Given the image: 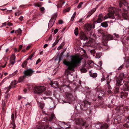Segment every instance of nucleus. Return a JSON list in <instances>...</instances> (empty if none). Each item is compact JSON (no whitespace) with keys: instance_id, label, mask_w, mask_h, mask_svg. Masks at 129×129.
<instances>
[{"instance_id":"a18cd8bd","label":"nucleus","mask_w":129,"mask_h":129,"mask_svg":"<svg viewBox=\"0 0 129 129\" xmlns=\"http://www.w3.org/2000/svg\"><path fill=\"white\" fill-rule=\"evenodd\" d=\"M76 14V12H74V14H73V15H72V17L71 20H72L73 21V20L74 18H75V16Z\"/></svg>"},{"instance_id":"774afa93","label":"nucleus","mask_w":129,"mask_h":129,"mask_svg":"<svg viewBox=\"0 0 129 129\" xmlns=\"http://www.w3.org/2000/svg\"><path fill=\"white\" fill-rule=\"evenodd\" d=\"M56 6L57 8H59L61 6V4H58Z\"/></svg>"},{"instance_id":"f3484780","label":"nucleus","mask_w":129,"mask_h":129,"mask_svg":"<svg viewBox=\"0 0 129 129\" xmlns=\"http://www.w3.org/2000/svg\"><path fill=\"white\" fill-rule=\"evenodd\" d=\"M77 124H79L80 125L84 126L85 125V122L84 120L81 118H79L78 119V121L77 122Z\"/></svg>"},{"instance_id":"8fccbe9b","label":"nucleus","mask_w":129,"mask_h":129,"mask_svg":"<svg viewBox=\"0 0 129 129\" xmlns=\"http://www.w3.org/2000/svg\"><path fill=\"white\" fill-rule=\"evenodd\" d=\"M90 52L92 54H94L95 52V51L93 49H92L90 51Z\"/></svg>"},{"instance_id":"39448f33","label":"nucleus","mask_w":129,"mask_h":129,"mask_svg":"<svg viewBox=\"0 0 129 129\" xmlns=\"http://www.w3.org/2000/svg\"><path fill=\"white\" fill-rule=\"evenodd\" d=\"M86 45L88 46L95 47L96 46V44L94 40L91 39L86 43Z\"/></svg>"},{"instance_id":"dca6fc26","label":"nucleus","mask_w":129,"mask_h":129,"mask_svg":"<svg viewBox=\"0 0 129 129\" xmlns=\"http://www.w3.org/2000/svg\"><path fill=\"white\" fill-rule=\"evenodd\" d=\"M128 93L125 91L121 92L120 93V97L121 98H123L126 97L128 94Z\"/></svg>"},{"instance_id":"a19ab883","label":"nucleus","mask_w":129,"mask_h":129,"mask_svg":"<svg viewBox=\"0 0 129 129\" xmlns=\"http://www.w3.org/2000/svg\"><path fill=\"white\" fill-rule=\"evenodd\" d=\"M15 55L13 54L11 56L10 59L15 60Z\"/></svg>"},{"instance_id":"a878e982","label":"nucleus","mask_w":129,"mask_h":129,"mask_svg":"<svg viewBox=\"0 0 129 129\" xmlns=\"http://www.w3.org/2000/svg\"><path fill=\"white\" fill-rule=\"evenodd\" d=\"M25 75H24L20 77L19 79L18 80V82H22L24 79L25 78Z\"/></svg>"},{"instance_id":"9b49d317","label":"nucleus","mask_w":129,"mask_h":129,"mask_svg":"<svg viewBox=\"0 0 129 129\" xmlns=\"http://www.w3.org/2000/svg\"><path fill=\"white\" fill-rule=\"evenodd\" d=\"M34 72V71L31 69H28L25 71L24 72V74L25 76H31L32 74Z\"/></svg>"},{"instance_id":"58836bf2","label":"nucleus","mask_w":129,"mask_h":129,"mask_svg":"<svg viewBox=\"0 0 129 129\" xmlns=\"http://www.w3.org/2000/svg\"><path fill=\"white\" fill-rule=\"evenodd\" d=\"M36 128L38 129H45V127L41 126V125L40 126V125L37 126Z\"/></svg>"},{"instance_id":"4c0bfd02","label":"nucleus","mask_w":129,"mask_h":129,"mask_svg":"<svg viewBox=\"0 0 129 129\" xmlns=\"http://www.w3.org/2000/svg\"><path fill=\"white\" fill-rule=\"evenodd\" d=\"M101 55V53H97L96 54V58H99Z\"/></svg>"},{"instance_id":"ddd939ff","label":"nucleus","mask_w":129,"mask_h":129,"mask_svg":"<svg viewBox=\"0 0 129 129\" xmlns=\"http://www.w3.org/2000/svg\"><path fill=\"white\" fill-rule=\"evenodd\" d=\"M80 39L84 40H86L87 39V38L85 34L82 32H81L80 33Z\"/></svg>"},{"instance_id":"052dcab7","label":"nucleus","mask_w":129,"mask_h":129,"mask_svg":"<svg viewBox=\"0 0 129 129\" xmlns=\"http://www.w3.org/2000/svg\"><path fill=\"white\" fill-rule=\"evenodd\" d=\"M92 15V13H90V12H89L88 13V15L86 17H89L91 15Z\"/></svg>"},{"instance_id":"e433bc0d","label":"nucleus","mask_w":129,"mask_h":129,"mask_svg":"<svg viewBox=\"0 0 129 129\" xmlns=\"http://www.w3.org/2000/svg\"><path fill=\"white\" fill-rule=\"evenodd\" d=\"M80 71L82 72L85 73L87 72V70L85 68L83 67L80 69Z\"/></svg>"},{"instance_id":"9d476101","label":"nucleus","mask_w":129,"mask_h":129,"mask_svg":"<svg viewBox=\"0 0 129 129\" xmlns=\"http://www.w3.org/2000/svg\"><path fill=\"white\" fill-rule=\"evenodd\" d=\"M98 125L99 126L101 129H107L109 126L108 124L106 123L102 125L100 123H99L96 125V128L98 127Z\"/></svg>"},{"instance_id":"2f4dec72","label":"nucleus","mask_w":129,"mask_h":129,"mask_svg":"<svg viewBox=\"0 0 129 129\" xmlns=\"http://www.w3.org/2000/svg\"><path fill=\"white\" fill-rule=\"evenodd\" d=\"M7 101H5V100H2V109H3L4 107H5L6 105V103L7 102Z\"/></svg>"},{"instance_id":"69168bd1","label":"nucleus","mask_w":129,"mask_h":129,"mask_svg":"<svg viewBox=\"0 0 129 129\" xmlns=\"http://www.w3.org/2000/svg\"><path fill=\"white\" fill-rule=\"evenodd\" d=\"M123 126L125 127H128V124H124Z\"/></svg>"},{"instance_id":"7ed1b4c3","label":"nucleus","mask_w":129,"mask_h":129,"mask_svg":"<svg viewBox=\"0 0 129 129\" xmlns=\"http://www.w3.org/2000/svg\"><path fill=\"white\" fill-rule=\"evenodd\" d=\"M119 5L120 8L123 6L124 10L125 11L128 9L129 4L125 0H120L119 2Z\"/></svg>"},{"instance_id":"6e6552de","label":"nucleus","mask_w":129,"mask_h":129,"mask_svg":"<svg viewBox=\"0 0 129 129\" xmlns=\"http://www.w3.org/2000/svg\"><path fill=\"white\" fill-rule=\"evenodd\" d=\"M95 23H93V26H92V25L89 23H87L84 25L85 28V29L87 31H89L91 29L92 27L94 28L95 27L94 24Z\"/></svg>"},{"instance_id":"f8f14e48","label":"nucleus","mask_w":129,"mask_h":129,"mask_svg":"<svg viewBox=\"0 0 129 129\" xmlns=\"http://www.w3.org/2000/svg\"><path fill=\"white\" fill-rule=\"evenodd\" d=\"M16 80H14L12 82L11 84L8 87H5V89L6 90L8 89V91H9L10 89L14 87L15 85L16 84Z\"/></svg>"},{"instance_id":"f03ea898","label":"nucleus","mask_w":129,"mask_h":129,"mask_svg":"<svg viewBox=\"0 0 129 129\" xmlns=\"http://www.w3.org/2000/svg\"><path fill=\"white\" fill-rule=\"evenodd\" d=\"M46 90L45 87L43 86H36L34 88V92L38 94H41Z\"/></svg>"},{"instance_id":"680f3d73","label":"nucleus","mask_w":129,"mask_h":129,"mask_svg":"<svg viewBox=\"0 0 129 129\" xmlns=\"http://www.w3.org/2000/svg\"><path fill=\"white\" fill-rule=\"evenodd\" d=\"M92 15V13H90V12H89L88 13V15L86 17H89L91 15Z\"/></svg>"},{"instance_id":"393cba45","label":"nucleus","mask_w":129,"mask_h":129,"mask_svg":"<svg viewBox=\"0 0 129 129\" xmlns=\"http://www.w3.org/2000/svg\"><path fill=\"white\" fill-rule=\"evenodd\" d=\"M119 88L117 87H115L114 89V92L115 94L119 92Z\"/></svg>"},{"instance_id":"603ef678","label":"nucleus","mask_w":129,"mask_h":129,"mask_svg":"<svg viewBox=\"0 0 129 129\" xmlns=\"http://www.w3.org/2000/svg\"><path fill=\"white\" fill-rule=\"evenodd\" d=\"M83 3L82 2H80L77 6V8H80Z\"/></svg>"},{"instance_id":"ea45409f","label":"nucleus","mask_w":129,"mask_h":129,"mask_svg":"<svg viewBox=\"0 0 129 129\" xmlns=\"http://www.w3.org/2000/svg\"><path fill=\"white\" fill-rule=\"evenodd\" d=\"M27 64V61H25L23 62V63L22 64V67L23 68H24L26 66Z\"/></svg>"},{"instance_id":"13d9d810","label":"nucleus","mask_w":129,"mask_h":129,"mask_svg":"<svg viewBox=\"0 0 129 129\" xmlns=\"http://www.w3.org/2000/svg\"><path fill=\"white\" fill-rule=\"evenodd\" d=\"M52 129V128L50 127H49L48 125H46L45 127V129Z\"/></svg>"},{"instance_id":"aec40b11","label":"nucleus","mask_w":129,"mask_h":129,"mask_svg":"<svg viewBox=\"0 0 129 129\" xmlns=\"http://www.w3.org/2000/svg\"><path fill=\"white\" fill-rule=\"evenodd\" d=\"M16 112L15 111V112L13 113L11 115V118L13 121H15V119L16 117Z\"/></svg>"},{"instance_id":"6ab92c4d","label":"nucleus","mask_w":129,"mask_h":129,"mask_svg":"<svg viewBox=\"0 0 129 129\" xmlns=\"http://www.w3.org/2000/svg\"><path fill=\"white\" fill-rule=\"evenodd\" d=\"M41 99V100H42V97H40L39 98L37 99V102H39V107H40L42 109L43 107H44V104L43 103H41L39 101V100L40 101H41L40 100Z\"/></svg>"},{"instance_id":"e2e57ef3","label":"nucleus","mask_w":129,"mask_h":129,"mask_svg":"<svg viewBox=\"0 0 129 129\" xmlns=\"http://www.w3.org/2000/svg\"><path fill=\"white\" fill-rule=\"evenodd\" d=\"M63 23V21L61 20H59L58 21V23L60 24H61Z\"/></svg>"},{"instance_id":"4d7b16f0","label":"nucleus","mask_w":129,"mask_h":129,"mask_svg":"<svg viewBox=\"0 0 129 129\" xmlns=\"http://www.w3.org/2000/svg\"><path fill=\"white\" fill-rule=\"evenodd\" d=\"M23 46L22 45H20L19 46V49L18 50V52H19L20 50L22 48Z\"/></svg>"},{"instance_id":"5701e85b","label":"nucleus","mask_w":129,"mask_h":129,"mask_svg":"<svg viewBox=\"0 0 129 129\" xmlns=\"http://www.w3.org/2000/svg\"><path fill=\"white\" fill-rule=\"evenodd\" d=\"M43 4L42 2H39L37 3H35L34 4V5L35 7L38 6L40 7Z\"/></svg>"},{"instance_id":"412c9836","label":"nucleus","mask_w":129,"mask_h":129,"mask_svg":"<svg viewBox=\"0 0 129 129\" xmlns=\"http://www.w3.org/2000/svg\"><path fill=\"white\" fill-rule=\"evenodd\" d=\"M7 91H6L5 93V99L4 100L5 101H7L8 99H9L10 97V95L8 93V92L9 91H8V89Z\"/></svg>"},{"instance_id":"7c9ffc66","label":"nucleus","mask_w":129,"mask_h":129,"mask_svg":"<svg viewBox=\"0 0 129 129\" xmlns=\"http://www.w3.org/2000/svg\"><path fill=\"white\" fill-rule=\"evenodd\" d=\"M124 86L125 87L124 89L125 91H128L129 90V87L126 84H124Z\"/></svg>"},{"instance_id":"c03bdc74","label":"nucleus","mask_w":129,"mask_h":129,"mask_svg":"<svg viewBox=\"0 0 129 129\" xmlns=\"http://www.w3.org/2000/svg\"><path fill=\"white\" fill-rule=\"evenodd\" d=\"M15 60H13L12 59L10 60V64H12V65H13L15 63Z\"/></svg>"},{"instance_id":"cd10ccee","label":"nucleus","mask_w":129,"mask_h":129,"mask_svg":"<svg viewBox=\"0 0 129 129\" xmlns=\"http://www.w3.org/2000/svg\"><path fill=\"white\" fill-rule=\"evenodd\" d=\"M82 105L84 106H86L87 105H90V103L87 101H85L82 103Z\"/></svg>"},{"instance_id":"09e8293b","label":"nucleus","mask_w":129,"mask_h":129,"mask_svg":"<svg viewBox=\"0 0 129 129\" xmlns=\"http://www.w3.org/2000/svg\"><path fill=\"white\" fill-rule=\"evenodd\" d=\"M25 105L27 107H30L31 106V104L29 103H27L25 104Z\"/></svg>"},{"instance_id":"338daca9","label":"nucleus","mask_w":129,"mask_h":129,"mask_svg":"<svg viewBox=\"0 0 129 129\" xmlns=\"http://www.w3.org/2000/svg\"><path fill=\"white\" fill-rule=\"evenodd\" d=\"M41 61V60L40 59H38L37 61L36 64H37L39 62Z\"/></svg>"},{"instance_id":"c9c22d12","label":"nucleus","mask_w":129,"mask_h":129,"mask_svg":"<svg viewBox=\"0 0 129 129\" xmlns=\"http://www.w3.org/2000/svg\"><path fill=\"white\" fill-rule=\"evenodd\" d=\"M122 16L125 18L126 19L127 17V13H123L122 14Z\"/></svg>"},{"instance_id":"6e6d98bb","label":"nucleus","mask_w":129,"mask_h":129,"mask_svg":"<svg viewBox=\"0 0 129 129\" xmlns=\"http://www.w3.org/2000/svg\"><path fill=\"white\" fill-rule=\"evenodd\" d=\"M96 38V35L94 34V33L93 35V36L91 38V39L94 40V39H95Z\"/></svg>"},{"instance_id":"b1692460","label":"nucleus","mask_w":129,"mask_h":129,"mask_svg":"<svg viewBox=\"0 0 129 129\" xmlns=\"http://www.w3.org/2000/svg\"><path fill=\"white\" fill-rule=\"evenodd\" d=\"M10 127H12L13 128L12 129H15L16 125L14 121H12V122L11 123V124L10 125Z\"/></svg>"},{"instance_id":"f704fd0d","label":"nucleus","mask_w":129,"mask_h":129,"mask_svg":"<svg viewBox=\"0 0 129 129\" xmlns=\"http://www.w3.org/2000/svg\"><path fill=\"white\" fill-rule=\"evenodd\" d=\"M107 86L108 89V93H110L111 92V86L110 85H108Z\"/></svg>"},{"instance_id":"bb28decb","label":"nucleus","mask_w":129,"mask_h":129,"mask_svg":"<svg viewBox=\"0 0 129 129\" xmlns=\"http://www.w3.org/2000/svg\"><path fill=\"white\" fill-rule=\"evenodd\" d=\"M101 25L102 26L104 27H107L108 26V24L106 22L102 23Z\"/></svg>"},{"instance_id":"0eeeda50","label":"nucleus","mask_w":129,"mask_h":129,"mask_svg":"<svg viewBox=\"0 0 129 129\" xmlns=\"http://www.w3.org/2000/svg\"><path fill=\"white\" fill-rule=\"evenodd\" d=\"M57 17L56 14L54 15L50 19L48 24V25L50 27L52 26L53 24Z\"/></svg>"},{"instance_id":"2eb2a0df","label":"nucleus","mask_w":129,"mask_h":129,"mask_svg":"<svg viewBox=\"0 0 129 129\" xmlns=\"http://www.w3.org/2000/svg\"><path fill=\"white\" fill-rule=\"evenodd\" d=\"M50 85L51 86L55 88L57 87L58 86L57 82L55 81H51Z\"/></svg>"},{"instance_id":"864d4df0","label":"nucleus","mask_w":129,"mask_h":129,"mask_svg":"<svg viewBox=\"0 0 129 129\" xmlns=\"http://www.w3.org/2000/svg\"><path fill=\"white\" fill-rule=\"evenodd\" d=\"M97 76V74L95 73H94L92 76V77L93 78L96 77Z\"/></svg>"},{"instance_id":"bf43d9fd","label":"nucleus","mask_w":129,"mask_h":129,"mask_svg":"<svg viewBox=\"0 0 129 129\" xmlns=\"http://www.w3.org/2000/svg\"><path fill=\"white\" fill-rule=\"evenodd\" d=\"M40 10L41 11L43 12L44 11L45 9L43 7H42L40 8Z\"/></svg>"},{"instance_id":"4be33fe9","label":"nucleus","mask_w":129,"mask_h":129,"mask_svg":"<svg viewBox=\"0 0 129 129\" xmlns=\"http://www.w3.org/2000/svg\"><path fill=\"white\" fill-rule=\"evenodd\" d=\"M98 32L99 35L100 36L102 35L103 37L105 35V34L104 33L103 30H98Z\"/></svg>"},{"instance_id":"49530a36","label":"nucleus","mask_w":129,"mask_h":129,"mask_svg":"<svg viewBox=\"0 0 129 129\" xmlns=\"http://www.w3.org/2000/svg\"><path fill=\"white\" fill-rule=\"evenodd\" d=\"M84 54L82 55V56L86 58H87V56L86 54V51L85 50L84 51Z\"/></svg>"},{"instance_id":"5fc2aeb1","label":"nucleus","mask_w":129,"mask_h":129,"mask_svg":"<svg viewBox=\"0 0 129 129\" xmlns=\"http://www.w3.org/2000/svg\"><path fill=\"white\" fill-rule=\"evenodd\" d=\"M126 63V66L127 67L129 66V61L127 60Z\"/></svg>"},{"instance_id":"3c124183","label":"nucleus","mask_w":129,"mask_h":129,"mask_svg":"<svg viewBox=\"0 0 129 129\" xmlns=\"http://www.w3.org/2000/svg\"><path fill=\"white\" fill-rule=\"evenodd\" d=\"M58 40L57 41H56L54 42V43L53 44L52 47H53L54 46L58 43Z\"/></svg>"},{"instance_id":"f257e3e1","label":"nucleus","mask_w":129,"mask_h":129,"mask_svg":"<svg viewBox=\"0 0 129 129\" xmlns=\"http://www.w3.org/2000/svg\"><path fill=\"white\" fill-rule=\"evenodd\" d=\"M80 57L77 56H74L72 58L71 61H67L66 60H64L63 63L68 67V69L71 71H74V68L77 66L78 64L80 62L82 59Z\"/></svg>"},{"instance_id":"de8ad7c7","label":"nucleus","mask_w":129,"mask_h":129,"mask_svg":"<svg viewBox=\"0 0 129 129\" xmlns=\"http://www.w3.org/2000/svg\"><path fill=\"white\" fill-rule=\"evenodd\" d=\"M94 33L92 32H90L88 33L89 34V35L90 36L89 37H90L91 38L92 36H93V35H94Z\"/></svg>"},{"instance_id":"79ce46f5","label":"nucleus","mask_w":129,"mask_h":129,"mask_svg":"<svg viewBox=\"0 0 129 129\" xmlns=\"http://www.w3.org/2000/svg\"><path fill=\"white\" fill-rule=\"evenodd\" d=\"M34 55V54H31L29 57L26 59V60H28L29 59L31 60V59L33 57Z\"/></svg>"},{"instance_id":"c85d7f7f","label":"nucleus","mask_w":129,"mask_h":129,"mask_svg":"<svg viewBox=\"0 0 129 129\" xmlns=\"http://www.w3.org/2000/svg\"><path fill=\"white\" fill-rule=\"evenodd\" d=\"M124 74L123 73H120L119 75V76L118 77L120 79H122L123 80V78L125 77Z\"/></svg>"},{"instance_id":"c756f323","label":"nucleus","mask_w":129,"mask_h":129,"mask_svg":"<svg viewBox=\"0 0 129 129\" xmlns=\"http://www.w3.org/2000/svg\"><path fill=\"white\" fill-rule=\"evenodd\" d=\"M55 118V117L54 115V114H51V116L49 118V121H51L53 119H54Z\"/></svg>"},{"instance_id":"a211bd4d","label":"nucleus","mask_w":129,"mask_h":129,"mask_svg":"<svg viewBox=\"0 0 129 129\" xmlns=\"http://www.w3.org/2000/svg\"><path fill=\"white\" fill-rule=\"evenodd\" d=\"M122 80V79H120L119 77H117L116 80V85L118 86L122 85V84H121V83Z\"/></svg>"},{"instance_id":"423d86ee","label":"nucleus","mask_w":129,"mask_h":129,"mask_svg":"<svg viewBox=\"0 0 129 129\" xmlns=\"http://www.w3.org/2000/svg\"><path fill=\"white\" fill-rule=\"evenodd\" d=\"M113 37L109 34H105V35L103 37V39L105 40L106 42H107L108 40H113Z\"/></svg>"},{"instance_id":"1a4fd4ad","label":"nucleus","mask_w":129,"mask_h":129,"mask_svg":"<svg viewBox=\"0 0 129 129\" xmlns=\"http://www.w3.org/2000/svg\"><path fill=\"white\" fill-rule=\"evenodd\" d=\"M115 8H113L112 9V10L111 11V12H109L108 14V16H107L108 18H114V16L115 15Z\"/></svg>"},{"instance_id":"0e129e2a","label":"nucleus","mask_w":129,"mask_h":129,"mask_svg":"<svg viewBox=\"0 0 129 129\" xmlns=\"http://www.w3.org/2000/svg\"><path fill=\"white\" fill-rule=\"evenodd\" d=\"M19 34H21L22 32V30L20 28H19L17 30Z\"/></svg>"},{"instance_id":"20e7f679","label":"nucleus","mask_w":129,"mask_h":129,"mask_svg":"<svg viewBox=\"0 0 129 129\" xmlns=\"http://www.w3.org/2000/svg\"><path fill=\"white\" fill-rule=\"evenodd\" d=\"M108 17L106 16H104L102 14H100L98 15V18L96 21H94L93 23H99L101 22L103 20L108 18Z\"/></svg>"},{"instance_id":"72a5a7b5","label":"nucleus","mask_w":129,"mask_h":129,"mask_svg":"<svg viewBox=\"0 0 129 129\" xmlns=\"http://www.w3.org/2000/svg\"><path fill=\"white\" fill-rule=\"evenodd\" d=\"M74 34L76 36L78 35V28L77 27H76L74 30Z\"/></svg>"},{"instance_id":"37998d69","label":"nucleus","mask_w":129,"mask_h":129,"mask_svg":"<svg viewBox=\"0 0 129 129\" xmlns=\"http://www.w3.org/2000/svg\"><path fill=\"white\" fill-rule=\"evenodd\" d=\"M96 9L95 8H94L92 9L89 12L90 13H92V14L95 11Z\"/></svg>"},{"instance_id":"473e14b6","label":"nucleus","mask_w":129,"mask_h":129,"mask_svg":"<svg viewBox=\"0 0 129 129\" xmlns=\"http://www.w3.org/2000/svg\"><path fill=\"white\" fill-rule=\"evenodd\" d=\"M87 63L90 67H91L93 64V63L90 60L88 61L87 62Z\"/></svg>"},{"instance_id":"4468645a","label":"nucleus","mask_w":129,"mask_h":129,"mask_svg":"<svg viewBox=\"0 0 129 129\" xmlns=\"http://www.w3.org/2000/svg\"><path fill=\"white\" fill-rule=\"evenodd\" d=\"M66 98L69 100H71L73 97L72 94L70 92H67L65 93Z\"/></svg>"}]
</instances>
